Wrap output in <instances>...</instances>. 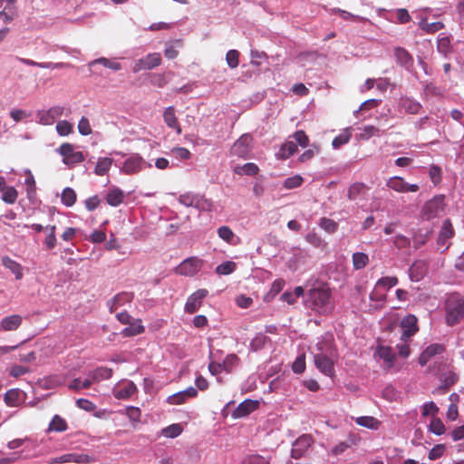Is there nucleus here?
Listing matches in <instances>:
<instances>
[{"label": "nucleus", "mask_w": 464, "mask_h": 464, "mask_svg": "<svg viewBox=\"0 0 464 464\" xmlns=\"http://www.w3.org/2000/svg\"><path fill=\"white\" fill-rule=\"evenodd\" d=\"M337 358V351L331 341L325 340L316 344L314 362L316 368L326 376L334 374V362Z\"/></svg>", "instance_id": "1"}, {"label": "nucleus", "mask_w": 464, "mask_h": 464, "mask_svg": "<svg viewBox=\"0 0 464 464\" xmlns=\"http://www.w3.org/2000/svg\"><path fill=\"white\" fill-rule=\"evenodd\" d=\"M464 320V297L453 294L445 301V322L449 326H454Z\"/></svg>", "instance_id": "2"}, {"label": "nucleus", "mask_w": 464, "mask_h": 464, "mask_svg": "<svg viewBox=\"0 0 464 464\" xmlns=\"http://www.w3.org/2000/svg\"><path fill=\"white\" fill-rule=\"evenodd\" d=\"M309 300L313 310L320 314H327L332 310L331 293L325 288H313L309 291Z\"/></svg>", "instance_id": "3"}, {"label": "nucleus", "mask_w": 464, "mask_h": 464, "mask_svg": "<svg viewBox=\"0 0 464 464\" xmlns=\"http://www.w3.org/2000/svg\"><path fill=\"white\" fill-rule=\"evenodd\" d=\"M57 152L63 157V162L68 167L82 162L85 157L82 151H76L74 146L69 142L63 143Z\"/></svg>", "instance_id": "4"}, {"label": "nucleus", "mask_w": 464, "mask_h": 464, "mask_svg": "<svg viewBox=\"0 0 464 464\" xmlns=\"http://www.w3.org/2000/svg\"><path fill=\"white\" fill-rule=\"evenodd\" d=\"M203 263V260L197 256L188 257L175 268V273L183 276H193L200 271Z\"/></svg>", "instance_id": "5"}, {"label": "nucleus", "mask_w": 464, "mask_h": 464, "mask_svg": "<svg viewBox=\"0 0 464 464\" xmlns=\"http://www.w3.org/2000/svg\"><path fill=\"white\" fill-rule=\"evenodd\" d=\"M444 199L443 195H439L427 201L422 208L423 218L429 220L442 213L444 211Z\"/></svg>", "instance_id": "6"}, {"label": "nucleus", "mask_w": 464, "mask_h": 464, "mask_svg": "<svg viewBox=\"0 0 464 464\" xmlns=\"http://www.w3.org/2000/svg\"><path fill=\"white\" fill-rule=\"evenodd\" d=\"M400 326L402 329L401 342H408L419 331L418 318L414 314H407L401 319Z\"/></svg>", "instance_id": "7"}, {"label": "nucleus", "mask_w": 464, "mask_h": 464, "mask_svg": "<svg viewBox=\"0 0 464 464\" xmlns=\"http://www.w3.org/2000/svg\"><path fill=\"white\" fill-rule=\"evenodd\" d=\"M314 438L310 434H303L293 443L291 457L298 459L304 456L308 449L313 445Z\"/></svg>", "instance_id": "8"}, {"label": "nucleus", "mask_w": 464, "mask_h": 464, "mask_svg": "<svg viewBox=\"0 0 464 464\" xmlns=\"http://www.w3.org/2000/svg\"><path fill=\"white\" fill-rule=\"evenodd\" d=\"M161 55L159 53H152L147 54L145 57L139 59L136 61L132 71L133 72H138L143 70H151L155 67H158L161 63Z\"/></svg>", "instance_id": "9"}, {"label": "nucleus", "mask_w": 464, "mask_h": 464, "mask_svg": "<svg viewBox=\"0 0 464 464\" xmlns=\"http://www.w3.org/2000/svg\"><path fill=\"white\" fill-rule=\"evenodd\" d=\"M208 294V291L202 288L190 295L185 304V311L188 314H195L202 305V301Z\"/></svg>", "instance_id": "10"}, {"label": "nucleus", "mask_w": 464, "mask_h": 464, "mask_svg": "<svg viewBox=\"0 0 464 464\" xmlns=\"http://www.w3.org/2000/svg\"><path fill=\"white\" fill-rule=\"evenodd\" d=\"M386 186L400 193L416 192L419 189L417 184H408L401 177H392L388 179Z\"/></svg>", "instance_id": "11"}, {"label": "nucleus", "mask_w": 464, "mask_h": 464, "mask_svg": "<svg viewBox=\"0 0 464 464\" xmlns=\"http://www.w3.org/2000/svg\"><path fill=\"white\" fill-rule=\"evenodd\" d=\"M252 137L249 134L242 135L232 146L231 153L240 158H246L249 152Z\"/></svg>", "instance_id": "12"}, {"label": "nucleus", "mask_w": 464, "mask_h": 464, "mask_svg": "<svg viewBox=\"0 0 464 464\" xmlns=\"http://www.w3.org/2000/svg\"><path fill=\"white\" fill-rule=\"evenodd\" d=\"M63 113V107L53 106L46 111H40L37 113L39 122L43 125H52L56 119Z\"/></svg>", "instance_id": "13"}, {"label": "nucleus", "mask_w": 464, "mask_h": 464, "mask_svg": "<svg viewBox=\"0 0 464 464\" xmlns=\"http://www.w3.org/2000/svg\"><path fill=\"white\" fill-rule=\"evenodd\" d=\"M144 164L145 161L140 156L132 155L124 161L121 169L127 175H133L140 172Z\"/></svg>", "instance_id": "14"}, {"label": "nucleus", "mask_w": 464, "mask_h": 464, "mask_svg": "<svg viewBox=\"0 0 464 464\" xmlns=\"http://www.w3.org/2000/svg\"><path fill=\"white\" fill-rule=\"evenodd\" d=\"M0 17L5 23L12 22L17 16L15 0H0Z\"/></svg>", "instance_id": "15"}, {"label": "nucleus", "mask_w": 464, "mask_h": 464, "mask_svg": "<svg viewBox=\"0 0 464 464\" xmlns=\"http://www.w3.org/2000/svg\"><path fill=\"white\" fill-rule=\"evenodd\" d=\"M422 106L420 102L409 97H401L398 102V110L400 112L418 114Z\"/></svg>", "instance_id": "16"}, {"label": "nucleus", "mask_w": 464, "mask_h": 464, "mask_svg": "<svg viewBox=\"0 0 464 464\" xmlns=\"http://www.w3.org/2000/svg\"><path fill=\"white\" fill-rule=\"evenodd\" d=\"M23 324V317L20 314H11L0 321V332L16 331Z\"/></svg>", "instance_id": "17"}, {"label": "nucleus", "mask_w": 464, "mask_h": 464, "mask_svg": "<svg viewBox=\"0 0 464 464\" xmlns=\"http://www.w3.org/2000/svg\"><path fill=\"white\" fill-rule=\"evenodd\" d=\"M259 406V402L257 401L253 400H245L242 401L233 411V418H243L249 415L251 412L256 411Z\"/></svg>", "instance_id": "18"}, {"label": "nucleus", "mask_w": 464, "mask_h": 464, "mask_svg": "<svg viewBox=\"0 0 464 464\" xmlns=\"http://www.w3.org/2000/svg\"><path fill=\"white\" fill-rule=\"evenodd\" d=\"M445 351V347L440 343H432L429 345L420 355L419 363L421 366L427 364V362L435 355L441 354Z\"/></svg>", "instance_id": "19"}, {"label": "nucleus", "mask_w": 464, "mask_h": 464, "mask_svg": "<svg viewBox=\"0 0 464 464\" xmlns=\"http://www.w3.org/2000/svg\"><path fill=\"white\" fill-rule=\"evenodd\" d=\"M454 228L450 219H445L442 223L441 229L440 231L437 243L440 246H445V249L449 248L450 245L447 241L454 236Z\"/></svg>", "instance_id": "20"}, {"label": "nucleus", "mask_w": 464, "mask_h": 464, "mask_svg": "<svg viewBox=\"0 0 464 464\" xmlns=\"http://www.w3.org/2000/svg\"><path fill=\"white\" fill-rule=\"evenodd\" d=\"M2 265L8 269L15 277L16 280H21L24 276V268L15 260L12 259L8 256H4L1 258Z\"/></svg>", "instance_id": "21"}, {"label": "nucleus", "mask_w": 464, "mask_h": 464, "mask_svg": "<svg viewBox=\"0 0 464 464\" xmlns=\"http://www.w3.org/2000/svg\"><path fill=\"white\" fill-rule=\"evenodd\" d=\"M17 60L25 65L36 66V67H40L43 69H62V68H68L71 66L69 63H37L34 60L21 58V57H18Z\"/></svg>", "instance_id": "22"}, {"label": "nucleus", "mask_w": 464, "mask_h": 464, "mask_svg": "<svg viewBox=\"0 0 464 464\" xmlns=\"http://www.w3.org/2000/svg\"><path fill=\"white\" fill-rule=\"evenodd\" d=\"M368 191L367 186L362 182H355L348 188L347 197L349 200L354 201L356 199L363 198Z\"/></svg>", "instance_id": "23"}, {"label": "nucleus", "mask_w": 464, "mask_h": 464, "mask_svg": "<svg viewBox=\"0 0 464 464\" xmlns=\"http://www.w3.org/2000/svg\"><path fill=\"white\" fill-rule=\"evenodd\" d=\"M132 299V293L122 292L116 295L111 300L109 301L110 312H115L120 306L130 303Z\"/></svg>", "instance_id": "24"}, {"label": "nucleus", "mask_w": 464, "mask_h": 464, "mask_svg": "<svg viewBox=\"0 0 464 464\" xmlns=\"http://www.w3.org/2000/svg\"><path fill=\"white\" fill-rule=\"evenodd\" d=\"M163 119L169 128L174 129L178 134L181 133V128L175 114V109L172 106L166 108L163 113Z\"/></svg>", "instance_id": "25"}, {"label": "nucleus", "mask_w": 464, "mask_h": 464, "mask_svg": "<svg viewBox=\"0 0 464 464\" xmlns=\"http://www.w3.org/2000/svg\"><path fill=\"white\" fill-rule=\"evenodd\" d=\"M136 391V385L132 382H127L114 390V396L117 399H128L132 396Z\"/></svg>", "instance_id": "26"}, {"label": "nucleus", "mask_w": 464, "mask_h": 464, "mask_svg": "<svg viewBox=\"0 0 464 464\" xmlns=\"http://www.w3.org/2000/svg\"><path fill=\"white\" fill-rule=\"evenodd\" d=\"M394 56L397 63L401 66L410 68L413 64V58L411 54L402 47L394 48Z\"/></svg>", "instance_id": "27"}, {"label": "nucleus", "mask_w": 464, "mask_h": 464, "mask_svg": "<svg viewBox=\"0 0 464 464\" xmlns=\"http://www.w3.org/2000/svg\"><path fill=\"white\" fill-rule=\"evenodd\" d=\"M112 376V370L107 367H99L88 373L92 383L99 382L102 380H108Z\"/></svg>", "instance_id": "28"}, {"label": "nucleus", "mask_w": 464, "mask_h": 464, "mask_svg": "<svg viewBox=\"0 0 464 464\" xmlns=\"http://www.w3.org/2000/svg\"><path fill=\"white\" fill-rule=\"evenodd\" d=\"M427 266L424 261H416L410 267V276L413 281H420L426 274Z\"/></svg>", "instance_id": "29"}, {"label": "nucleus", "mask_w": 464, "mask_h": 464, "mask_svg": "<svg viewBox=\"0 0 464 464\" xmlns=\"http://www.w3.org/2000/svg\"><path fill=\"white\" fill-rule=\"evenodd\" d=\"M218 237L232 246H236L239 242V238L234 234L228 226H221L218 228Z\"/></svg>", "instance_id": "30"}, {"label": "nucleus", "mask_w": 464, "mask_h": 464, "mask_svg": "<svg viewBox=\"0 0 464 464\" xmlns=\"http://www.w3.org/2000/svg\"><path fill=\"white\" fill-rule=\"evenodd\" d=\"M459 380V376L456 372L452 371H449L444 372L440 376L441 385L439 387V390H443V392H447L452 385H454Z\"/></svg>", "instance_id": "31"}, {"label": "nucleus", "mask_w": 464, "mask_h": 464, "mask_svg": "<svg viewBox=\"0 0 464 464\" xmlns=\"http://www.w3.org/2000/svg\"><path fill=\"white\" fill-rule=\"evenodd\" d=\"M124 193L121 189L115 188L110 190L106 196V201L110 206L117 207L122 203Z\"/></svg>", "instance_id": "32"}, {"label": "nucleus", "mask_w": 464, "mask_h": 464, "mask_svg": "<svg viewBox=\"0 0 464 464\" xmlns=\"http://www.w3.org/2000/svg\"><path fill=\"white\" fill-rule=\"evenodd\" d=\"M113 160L109 157L100 158L96 163L94 173L97 176H104L110 170Z\"/></svg>", "instance_id": "33"}, {"label": "nucleus", "mask_w": 464, "mask_h": 464, "mask_svg": "<svg viewBox=\"0 0 464 464\" xmlns=\"http://www.w3.org/2000/svg\"><path fill=\"white\" fill-rule=\"evenodd\" d=\"M145 331L141 320L138 319L133 323H130L129 326L122 330V334L127 337L135 336Z\"/></svg>", "instance_id": "34"}, {"label": "nucleus", "mask_w": 464, "mask_h": 464, "mask_svg": "<svg viewBox=\"0 0 464 464\" xmlns=\"http://www.w3.org/2000/svg\"><path fill=\"white\" fill-rule=\"evenodd\" d=\"M56 227L54 225L53 226H46L44 227V232L46 233V237L44 239V246L47 250H52L55 247L57 239L55 236Z\"/></svg>", "instance_id": "35"}, {"label": "nucleus", "mask_w": 464, "mask_h": 464, "mask_svg": "<svg viewBox=\"0 0 464 464\" xmlns=\"http://www.w3.org/2000/svg\"><path fill=\"white\" fill-rule=\"evenodd\" d=\"M419 26L421 30H423L426 34H435L436 32L444 28V24L441 22H432L429 23L427 19H422L419 23Z\"/></svg>", "instance_id": "36"}, {"label": "nucleus", "mask_w": 464, "mask_h": 464, "mask_svg": "<svg viewBox=\"0 0 464 464\" xmlns=\"http://www.w3.org/2000/svg\"><path fill=\"white\" fill-rule=\"evenodd\" d=\"M68 429L66 420L60 415H54L49 424L50 431L63 432Z\"/></svg>", "instance_id": "37"}, {"label": "nucleus", "mask_w": 464, "mask_h": 464, "mask_svg": "<svg viewBox=\"0 0 464 464\" xmlns=\"http://www.w3.org/2000/svg\"><path fill=\"white\" fill-rule=\"evenodd\" d=\"M297 151V146L294 141L285 142L278 152L280 159L285 160L293 156Z\"/></svg>", "instance_id": "38"}, {"label": "nucleus", "mask_w": 464, "mask_h": 464, "mask_svg": "<svg viewBox=\"0 0 464 464\" xmlns=\"http://www.w3.org/2000/svg\"><path fill=\"white\" fill-rule=\"evenodd\" d=\"M353 266L355 270L364 268L369 263V256L367 254L362 252H356L352 256Z\"/></svg>", "instance_id": "39"}, {"label": "nucleus", "mask_w": 464, "mask_h": 464, "mask_svg": "<svg viewBox=\"0 0 464 464\" xmlns=\"http://www.w3.org/2000/svg\"><path fill=\"white\" fill-rule=\"evenodd\" d=\"M378 355L384 362L388 363V367H392L393 365V362L395 359V353H393L392 347L390 346H380L378 348Z\"/></svg>", "instance_id": "40"}, {"label": "nucleus", "mask_w": 464, "mask_h": 464, "mask_svg": "<svg viewBox=\"0 0 464 464\" xmlns=\"http://www.w3.org/2000/svg\"><path fill=\"white\" fill-rule=\"evenodd\" d=\"M258 170H259V168L257 167V165L255 163H251V162L246 163L242 166H237L234 169L235 173H237L238 175L245 174V175H248V176H254V175L257 174Z\"/></svg>", "instance_id": "41"}, {"label": "nucleus", "mask_w": 464, "mask_h": 464, "mask_svg": "<svg viewBox=\"0 0 464 464\" xmlns=\"http://www.w3.org/2000/svg\"><path fill=\"white\" fill-rule=\"evenodd\" d=\"M352 137L350 128L344 129L338 136H336L332 142L334 149H339L341 146L349 142Z\"/></svg>", "instance_id": "42"}, {"label": "nucleus", "mask_w": 464, "mask_h": 464, "mask_svg": "<svg viewBox=\"0 0 464 464\" xmlns=\"http://www.w3.org/2000/svg\"><path fill=\"white\" fill-rule=\"evenodd\" d=\"M380 129L373 125H366L361 129L358 139L362 140H368L372 137L380 135Z\"/></svg>", "instance_id": "43"}, {"label": "nucleus", "mask_w": 464, "mask_h": 464, "mask_svg": "<svg viewBox=\"0 0 464 464\" xmlns=\"http://www.w3.org/2000/svg\"><path fill=\"white\" fill-rule=\"evenodd\" d=\"M355 422L360 426L366 427L372 430H377L381 424V422L376 418L372 416L358 417L355 420Z\"/></svg>", "instance_id": "44"}, {"label": "nucleus", "mask_w": 464, "mask_h": 464, "mask_svg": "<svg viewBox=\"0 0 464 464\" xmlns=\"http://www.w3.org/2000/svg\"><path fill=\"white\" fill-rule=\"evenodd\" d=\"M4 401L5 404L9 407H16L19 404L20 401V392L17 389L8 390L5 394Z\"/></svg>", "instance_id": "45"}, {"label": "nucleus", "mask_w": 464, "mask_h": 464, "mask_svg": "<svg viewBox=\"0 0 464 464\" xmlns=\"http://www.w3.org/2000/svg\"><path fill=\"white\" fill-rule=\"evenodd\" d=\"M399 280L396 276H384L380 278L375 285L377 288L388 290L392 287L395 286L398 284Z\"/></svg>", "instance_id": "46"}, {"label": "nucleus", "mask_w": 464, "mask_h": 464, "mask_svg": "<svg viewBox=\"0 0 464 464\" xmlns=\"http://www.w3.org/2000/svg\"><path fill=\"white\" fill-rule=\"evenodd\" d=\"M76 198L75 191L71 188H66L62 193L61 200L65 206L72 207L75 203Z\"/></svg>", "instance_id": "47"}, {"label": "nucleus", "mask_w": 464, "mask_h": 464, "mask_svg": "<svg viewBox=\"0 0 464 464\" xmlns=\"http://www.w3.org/2000/svg\"><path fill=\"white\" fill-rule=\"evenodd\" d=\"M24 184L26 185V193L27 197L31 198L35 195L36 191V183L34 175L30 170L26 172V178L24 180Z\"/></svg>", "instance_id": "48"}, {"label": "nucleus", "mask_w": 464, "mask_h": 464, "mask_svg": "<svg viewBox=\"0 0 464 464\" xmlns=\"http://www.w3.org/2000/svg\"><path fill=\"white\" fill-rule=\"evenodd\" d=\"M18 197V192L14 187H5L3 190L2 199L7 204H14Z\"/></svg>", "instance_id": "49"}, {"label": "nucleus", "mask_w": 464, "mask_h": 464, "mask_svg": "<svg viewBox=\"0 0 464 464\" xmlns=\"http://www.w3.org/2000/svg\"><path fill=\"white\" fill-rule=\"evenodd\" d=\"M194 208L202 211H211L213 208V203L211 200L205 198L202 196L197 195Z\"/></svg>", "instance_id": "50"}, {"label": "nucleus", "mask_w": 464, "mask_h": 464, "mask_svg": "<svg viewBox=\"0 0 464 464\" xmlns=\"http://www.w3.org/2000/svg\"><path fill=\"white\" fill-rule=\"evenodd\" d=\"M320 227L327 233H334L338 229V223L328 218H322L319 222Z\"/></svg>", "instance_id": "51"}, {"label": "nucleus", "mask_w": 464, "mask_h": 464, "mask_svg": "<svg viewBox=\"0 0 464 464\" xmlns=\"http://www.w3.org/2000/svg\"><path fill=\"white\" fill-rule=\"evenodd\" d=\"M237 265L233 261H226L216 267V273L218 275H229L235 271Z\"/></svg>", "instance_id": "52"}, {"label": "nucleus", "mask_w": 464, "mask_h": 464, "mask_svg": "<svg viewBox=\"0 0 464 464\" xmlns=\"http://www.w3.org/2000/svg\"><path fill=\"white\" fill-rule=\"evenodd\" d=\"M238 362L239 358L236 354H228L222 362L224 371L231 372L232 370L238 364Z\"/></svg>", "instance_id": "53"}, {"label": "nucleus", "mask_w": 464, "mask_h": 464, "mask_svg": "<svg viewBox=\"0 0 464 464\" xmlns=\"http://www.w3.org/2000/svg\"><path fill=\"white\" fill-rule=\"evenodd\" d=\"M96 63L102 64L104 67L112 69L114 71H119L121 68V65L120 63L111 62L109 59H107L105 57L98 58V59L92 61V63H90V66H92L93 64H96Z\"/></svg>", "instance_id": "54"}, {"label": "nucleus", "mask_w": 464, "mask_h": 464, "mask_svg": "<svg viewBox=\"0 0 464 464\" xmlns=\"http://www.w3.org/2000/svg\"><path fill=\"white\" fill-rule=\"evenodd\" d=\"M239 52L237 50H229L226 54V61L227 65L234 69L239 64Z\"/></svg>", "instance_id": "55"}, {"label": "nucleus", "mask_w": 464, "mask_h": 464, "mask_svg": "<svg viewBox=\"0 0 464 464\" xmlns=\"http://www.w3.org/2000/svg\"><path fill=\"white\" fill-rule=\"evenodd\" d=\"M72 130L73 126L68 121H60L56 124V130L60 136H68Z\"/></svg>", "instance_id": "56"}, {"label": "nucleus", "mask_w": 464, "mask_h": 464, "mask_svg": "<svg viewBox=\"0 0 464 464\" xmlns=\"http://www.w3.org/2000/svg\"><path fill=\"white\" fill-rule=\"evenodd\" d=\"M242 464H270V458H266L261 455L246 456Z\"/></svg>", "instance_id": "57"}, {"label": "nucleus", "mask_w": 464, "mask_h": 464, "mask_svg": "<svg viewBox=\"0 0 464 464\" xmlns=\"http://www.w3.org/2000/svg\"><path fill=\"white\" fill-rule=\"evenodd\" d=\"M304 179L300 175L289 177L284 181V188L286 189H293L302 185Z\"/></svg>", "instance_id": "58"}, {"label": "nucleus", "mask_w": 464, "mask_h": 464, "mask_svg": "<svg viewBox=\"0 0 464 464\" xmlns=\"http://www.w3.org/2000/svg\"><path fill=\"white\" fill-rule=\"evenodd\" d=\"M305 238L308 243L318 248H324L327 245L316 233H309Z\"/></svg>", "instance_id": "59"}, {"label": "nucleus", "mask_w": 464, "mask_h": 464, "mask_svg": "<svg viewBox=\"0 0 464 464\" xmlns=\"http://www.w3.org/2000/svg\"><path fill=\"white\" fill-rule=\"evenodd\" d=\"M92 382L90 378L87 376V378L84 381H82L79 378L74 379L70 384L69 388L72 390L79 391L81 389H88L92 385Z\"/></svg>", "instance_id": "60"}, {"label": "nucleus", "mask_w": 464, "mask_h": 464, "mask_svg": "<svg viewBox=\"0 0 464 464\" xmlns=\"http://www.w3.org/2000/svg\"><path fill=\"white\" fill-rule=\"evenodd\" d=\"M437 49L440 53L447 54L451 49L450 37L440 36L438 39Z\"/></svg>", "instance_id": "61"}, {"label": "nucleus", "mask_w": 464, "mask_h": 464, "mask_svg": "<svg viewBox=\"0 0 464 464\" xmlns=\"http://www.w3.org/2000/svg\"><path fill=\"white\" fill-rule=\"evenodd\" d=\"M429 428L430 430L436 435H441L445 432V426L439 418H433Z\"/></svg>", "instance_id": "62"}, {"label": "nucleus", "mask_w": 464, "mask_h": 464, "mask_svg": "<svg viewBox=\"0 0 464 464\" xmlns=\"http://www.w3.org/2000/svg\"><path fill=\"white\" fill-rule=\"evenodd\" d=\"M126 414L130 421L138 423L140 421L141 411L139 408L129 406L126 408Z\"/></svg>", "instance_id": "63"}, {"label": "nucleus", "mask_w": 464, "mask_h": 464, "mask_svg": "<svg viewBox=\"0 0 464 464\" xmlns=\"http://www.w3.org/2000/svg\"><path fill=\"white\" fill-rule=\"evenodd\" d=\"M445 445L444 444H437L435 445L430 451L428 458L430 460H435L440 459L445 452Z\"/></svg>", "instance_id": "64"}]
</instances>
